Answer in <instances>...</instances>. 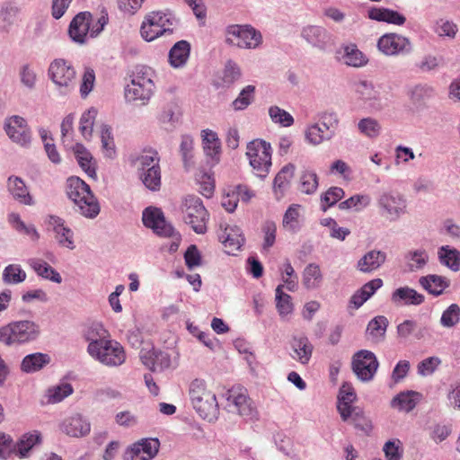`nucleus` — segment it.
<instances>
[{"label":"nucleus","mask_w":460,"mask_h":460,"mask_svg":"<svg viewBox=\"0 0 460 460\" xmlns=\"http://www.w3.org/2000/svg\"><path fill=\"white\" fill-rule=\"evenodd\" d=\"M159 163L160 156L157 151L154 149L143 150L135 161V164L139 172L147 171L152 165H154V168L160 166Z\"/></svg>","instance_id":"obj_43"},{"label":"nucleus","mask_w":460,"mask_h":460,"mask_svg":"<svg viewBox=\"0 0 460 460\" xmlns=\"http://www.w3.org/2000/svg\"><path fill=\"white\" fill-rule=\"evenodd\" d=\"M295 173V165L288 164L285 165L276 175L274 179V190L279 191L282 195L284 190L288 187L291 179Z\"/></svg>","instance_id":"obj_46"},{"label":"nucleus","mask_w":460,"mask_h":460,"mask_svg":"<svg viewBox=\"0 0 460 460\" xmlns=\"http://www.w3.org/2000/svg\"><path fill=\"white\" fill-rule=\"evenodd\" d=\"M226 42L241 49H256L262 42L261 32L251 25H229L226 30Z\"/></svg>","instance_id":"obj_9"},{"label":"nucleus","mask_w":460,"mask_h":460,"mask_svg":"<svg viewBox=\"0 0 460 460\" xmlns=\"http://www.w3.org/2000/svg\"><path fill=\"white\" fill-rule=\"evenodd\" d=\"M26 272L19 264H10L3 271V280L6 284H19L26 279Z\"/></svg>","instance_id":"obj_48"},{"label":"nucleus","mask_w":460,"mask_h":460,"mask_svg":"<svg viewBox=\"0 0 460 460\" xmlns=\"http://www.w3.org/2000/svg\"><path fill=\"white\" fill-rule=\"evenodd\" d=\"M101 141L104 155L107 157H113L115 155V144L111 135V128L103 125L101 130Z\"/></svg>","instance_id":"obj_59"},{"label":"nucleus","mask_w":460,"mask_h":460,"mask_svg":"<svg viewBox=\"0 0 460 460\" xmlns=\"http://www.w3.org/2000/svg\"><path fill=\"white\" fill-rule=\"evenodd\" d=\"M378 365L376 357L369 350L362 349L353 356V372L363 382L373 379L377 371Z\"/></svg>","instance_id":"obj_12"},{"label":"nucleus","mask_w":460,"mask_h":460,"mask_svg":"<svg viewBox=\"0 0 460 460\" xmlns=\"http://www.w3.org/2000/svg\"><path fill=\"white\" fill-rule=\"evenodd\" d=\"M371 199L368 195H354L339 204L340 209L354 208L360 211L370 204Z\"/></svg>","instance_id":"obj_54"},{"label":"nucleus","mask_w":460,"mask_h":460,"mask_svg":"<svg viewBox=\"0 0 460 460\" xmlns=\"http://www.w3.org/2000/svg\"><path fill=\"white\" fill-rule=\"evenodd\" d=\"M140 179L144 185L152 191L159 190L161 188V168L156 166L148 168L147 171L139 172Z\"/></svg>","instance_id":"obj_44"},{"label":"nucleus","mask_w":460,"mask_h":460,"mask_svg":"<svg viewBox=\"0 0 460 460\" xmlns=\"http://www.w3.org/2000/svg\"><path fill=\"white\" fill-rule=\"evenodd\" d=\"M419 282L424 289L434 296L441 295L450 283L447 278L438 275L421 277Z\"/></svg>","instance_id":"obj_34"},{"label":"nucleus","mask_w":460,"mask_h":460,"mask_svg":"<svg viewBox=\"0 0 460 460\" xmlns=\"http://www.w3.org/2000/svg\"><path fill=\"white\" fill-rule=\"evenodd\" d=\"M143 224L151 228L159 236H173V227L166 222L164 213L160 208L149 207L143 211Z\"/></svg>","instance_id":"obj_14"},{"label":"nucleus","mask_w":460,"mask_h":460,"mask_svg":"<svg viewBox=\"0 0 460 460\" xmlns=\"http://www.w3.org/2000/svg\"><path fill=\"white\" fill-rule=\"evenodd\" d=\"M302 34L310 44L319 49H324L331 40L326 30L318 26H308L303 30Z\"/></svg>","instance_id":"obj_31"},{"label":"nucleus","mask_w":460,"mask_h":460,"mask_svg":"<svg viewBox=\"0 0 460 460\" xmlns=\"http://www.w3.org/2000/svg\"><path fill=\"white\" fill-rule=\"evenodd\" d=\"M344 190L340 187H331L321 196V207L323 211L335 205L344 197Z\"/></svg>","instance_id":"obj_51"},{"label":"nucleus","mask_w":460,"mask_h":460,"mask_svg":"<svg viewBox=\"0 0 460 460\" xmlns=\"http://www.w3.org/2000/svg\"><path fill=\"white\" fill-rule=\"evenodd\" d=\"M255 87L247 85L244 87L238 97L233 102V107L235 111L244 110L253 100Z\"/></svg>","instance_id":"obj_60"},{"label":"nucleus","mask_w":460,"mask_h":460,"mask_svg":"<svg viewBox=\"0 0 460 460\" xmlns=\"http://www.w3.org/2000/svg\"><path fill=\"white\" fill-rule=\"evenodd\" d=\"M440 262L454 271L460 268V252L456 249H449L448 246H442L438 252Z\"/></svg>","instance_id":"obj_47"},{"label":"nucleus","mask_w":460,"mask_h":460,"mask_svg":"<svg viewBox=\"0 0 460 460\" xmlns=\"http://www.w3.org/2000/svg\"><path fill=\"white\" fill-rule=\"evenodd\" d=\"M59 430L70 438H83L91 431L88 419L80 413L66 416L58 425Z\"/></svg>","instance_id":"obj_17"},{"label":"nucleus","mask_w":460,"mask_h":460,"mask_svg":"<svg viewBox=\"0 0 460 460\" xmlns=\"http://www.w3.org/2000/svg\"><path fill=\"white\" fill-rule=\"evenodd\" d=\"M97 115V111L93 108L89 109L84 112L80 119L79 130L85 139L92 137L94 120Z\"/></svg>","instance_id":"obj_52"},{"label":"nucleus","mask_w":460,"mask_h":460,"mask_svg":"<svg viewBox=\"0 0 460 460\" xmlns=\"http://www.w3.org/2000/svg\"><path fill=\"white\" fill-rule=\"evenodd\" d=\"M357 395L352 386L349 385H343L340 389L338 395L337 409L341 419H345L349 414V410L355 407L353 402H355Z\"/></svg>","instance_id":"obj_29"},{"label":"nucleus","mask_w":460,"mask_h":460,"mask_svg":"<svg viewBox=\"0 0 460 460\" xmlns=\"http://www.w3.org/2000/svg\"><path fill=\"white\" fill-rule=\"evenodd\" d=\"M4 130L8 137L21 146H27L31 142V132L26 120L18 115L11 116L4 121Z\"/></svg>","instance_id":"obj_18"},{"label":"nucleus","mask_w":460,"mask_h":460,"mask_svg":"<svg viewBox=\"0 0 460 460\" xmlns=\"http://www.w3.org/2000/svg\"><path fill=\"white\" fill-rule=\"evenodd\" d=\"M218 238L228 254H234V252L239 251L244 243L242 230L236 226H226L218 234Z\"/></svg>","instance_id":"obj_21"},{"label":"nucleus","mask_w":460,"mask_h":460,"mask_svg":"<svg viewBox=\"0 0 460 460\" xmlns=\"http://www.w3.org/2000/svg\"><path fill=\"white\" fill-rule=\"evenodd\" d=\"M385 252L372 250L358 261V269L362 272H371L378 269L385 262Z\"/></svg>","instance_id":"obj_30"},{"label":"nucleus","mask_w":460,"mask_h":460,"mask_svg":"<svg viewBox=\"0 0 460 460\" xmlns=\"http://www.w3.org/2000/svg\"><path fill=\"white\" fill-rule=\"evenodd\" d=\"M355 91L358 98L362 100L365 103H368L369 106H373L377 100V92L371 84L359 82L356 84Z\"/></svg>","instance_id":"obj_49"},{"label":"nucleus","mask_w":460,"mask_h":460,"mask_svg":"<svg viewBox=\"0 0 460 460\" xmlns=\"http://www.w3.org/2000/svg\"><path fill=\"white\" fill-rule=\"evenodd\" d=\"M173 18L171 13L153 11L146 14L141 24L140 32L143 39L152 41L166 32H172Z\"/></svg>","instance_id":"obj_7"},{"label":"nucleus","mask_w":460,"mask_h":460,"mask_svg":"<svg viewBox=\"0 0 460 460\" xmlns=\"http://www.w3.org/2000/svg\"><path fill=\"white\" fill-rule=\"evenodd\" d=\"M358 129L368 137H376L380 134L381 127L376 119L366 118L358 122Z\"/></svg>","instance_id":"obj_61"},{"label":"nucleus","mask_w":460,"mask_h":460,"mask_svg":"<svg viewBox=\"0 0 460 460\" xmlns=\"http://www.w3.org/2000/svg\"><path fill=\"white\" fill-rule=\"evenodd\" d=\"M269 115L272 122L279 124L281 127H290L294 124L293 116L279 106H270L269 109Z\"/></svg>","instance_id":"obj_53"},{"label":"nucleus","mask_w":460,"mask_h":460,"mask_svg":"<svg viewBox=\"0 0 460 460\" xmlns=\"http://www.w3.org/2000/svg\"><path fill=\"white\" fill-rule=\"evenodd\" d=\"M318 176L313 171H305L300 177V190L305 194L314 193L318 188Z\"/></svg>","instance_id":"obj_56"},{"label":"nucleus","mask_w":460,"mask_h":460,"mask_svg":"<svg viewBox=\"0 0 460 460\" xmlns=\"http://www.w3.org/2000/svg\"><path fill=\"white\" fill-rule=\"evenodd\" d=\"M246 156L254 173L265 178L271 167V146L261 139H254L246 146Z\"/></svg>","instance_id":"obj_6"},{"label":"nucleus","mask_w":460,"mask_h":460,"mask_svg":"<svg viewBox=\"0 0 460 460\" xmlns=\"http://www.w3.org/2000/svg\"><path fill=\"white\" fill-rule=\"evenodd\" d=\"M305 137L311 144L319 145L323 141L332 138V134L325 132L319 124H314L307 128Z\"/></svg>","instance_id":"obj_58"},{"label":"nucleus","mask_w":460,"mask_h":460,"mask_svg":"<svg viewBox=\"0 0 460 460\" xmlns=\"http://www.w3.org/2000/svg\"><path fill=\"white\" fill-rule=\"evenodd\" d=\"M387 325L388 321L383 315L376 316L368 323L367 332L372 341L378 342L385 337Z\"/></svg>","instance_id":"obj_41"},{"label":"nucleus","mask_w":460,"mask_h":460,"mask_svg":"<svg viewBox=\"0 0 460 460\" xmlns=\"http://www.w3.org/2000/svg\"><path fill=\"white\" fill-rule=\"evenodd\" d=\"M377 203L381 215L390 221L396 220L404 213L406 208L404 199L400 194L392 192L383 193Z\"/></svg>","instance_id":"obj_15"},{"label":"nucleus","mask_w":460,"mask_h":460,"mask_svg":"<svg viewBox=\"0 0 460 460\" xmlns=\"http://www.w3.org/2000/svg\"><path fill=\"white\" fill-rule=\"evenodd\" d=\"M284 285H279L276 288V307L281 317L290 314L294 310L292 297L283 292Z\"/></svg>","instance_id":"obj_45"},{"label":"nucleus","mask_w":460,"mask_h":460,"mask_svg":"<svg viewBox=\"0 0 460 460\" xmlns=\"http://www.w3.org/2000/svg\"><path fill=\"white\" fill-rule=\"evenodd\" d=\"M401 441H387L384 446V452L387 460H401L402 451H400Z\"/></svg>","instance_id":"obj_64"},{"label":"nucleus","mask_w":460,"mask_h":460,"mask_svg":"<svg viewBox=\"0 0 460 460\" xmlns=\"http://www.w3.org/2000/svg\"><path fill=\"white\" fill-rule=\"evenodd\" d=\"M342 59L346 65L355 67L362 66L367 62L365 55L355 44H349L344 47Z\"/></svg>","instance_id":"obj_42"},{"label":"nucleus","mask_w":460,"mask_h":460,"mask_svg":"<svg viewBox=\"0 0 460 460\" xmlns=\"http://www.w3.org/2000/svg\"><path fill=\"white\" fill-rule=\"evenodd\" d=\"M41 437L39 431L28 432L22 435L14 446V451L20 457L27 456L29 451L37 444L40 443Z\"/></svg>","instance_id":"obj_37"},{"label":"nucleus","mask_w":460,"mask_h":460,"mask_svg":"<svg viewBox=\"0 0 460 460\" xmlns=\"http://www.w3.org/2000/svg\"><path fill=\"white\" fill-rule=\"evenodd\" d=\"M181 213L184 222L190 225L194 232L204 234L207 231L208 214L199 198L186 197L181 204Z\"/></svg>","instance_id":"obj_8"},{"label":"nucleus","mask_w":460,"mask_h":460,"mask_svg":"<svg viewBox=\"0 0 460 460\" xmlns=\"http://www.w3.org/2000/svg\"><path fill=\"white\" fill-rule=\"evenodd\" d=\"M323 275L319 265L308 264L303 272V284L307 289L316 288L322 282Z\"/></svg>","instance_id":"obj_40"},{"label":"nucleus","mask_w":460,"mask_h":460,"mask_svg":"<svg viewBox=\"0 0 460 460\" xmlns=\"http://www.w3.org/2000/svg\"><path fill=\"white\" fill-rule=\"evenodd\" d=\"M66 194L85 217L93 218L100 213V205L92 193L90 186L80 178H68Z\"/></svg>","instance_id":"obj_3"},{"label":"nucleus","mask_w":460,"mask_h":460,"mask_svg":"<svg viewBox=\"0 0 460 460\" xmlns=\"http://www.w3.org/2000/svg\"><path fill=\"white\" fill-rule=\"evenodd\" d=\"M75 158L80 167L86 172L91 178H96V170L94 163L93 162V156L81 144H76L74 147Z\"/></svg>","instance_id":"obj_36"},{"label":"nucleus","mask_w":460,"mask_h":460,"mask_svg":"<svg viewBox=\"0 0 460 460\" xmlns=\"http://www.w3.org/2000/svg\"><path fill=\"white\" fill-rule=\"evenodd\" d=\"M154 83L148 70L145 67L137 69L130 84L125 87V98L128 102L140 101L145 103L153 94Z\"/></svg>","instance_id":"obj_10"},{"label":"nucleus","mask_w":460,"mask_h":460,"mask_svg":"<svg viewBox=\"0 0 460 460\" xmlns=\"http://www.w3.org/2000/svg\"><path fill=\"white\" fill-rule=\"evenodd\" d=\"M107 22L106 15H102L94 21L91 13L81 12L70 22L68 34L73 41L83 44L88 36H97L103 30Z\"/></svg>","instance_id":"obj_4"},{"label":"nucleus","mask_w":460,"mask_h":460,"mask_svg":"<svg viewBox=\"0 0 460 460\" xmlns=\"http://www.w3.org/2000/svg\"><path fill=\"white\" fill-rule=\"evenodd\" d=\"M201 137L205 155L211 159L212 164H217L221 154V143L217 134L210 129H204Z\"/></svg>","instance_id":"obj_24"},{"label":"nucleus","mask_w":460,"mask_h":460,"mask_svg":"<svg viewBox=\"0 0 460 460\" xmlns=\"http://www.w3.org/2000/svg\"><path fill=\"white\" fill-rule=\"evenodd\" d=\"M190 45L186 40H180L169 52V62L173 67L184 66L190 57Z\"/></svg>","instance_id":"obj_33"},{"label":"nucleus","mask_w":460,"mask_h":460,"mask_svg":"<svg viewBox=\"0 0 460 460\" xmlns=\"http://www.w3.org/2000/svg\"><path fill=\"white\" fill-rule=\"evenodd\" d=\"M7 189L19 203L28 206L34 204L25 182L20 177L10 176L7 180Z\"/></svg>","instance_id":"obj_25"},{"label":"nucleus","mask_w":460,"mask_h":460,"mask_svg":"<svg viewBox=\"0 0 460 460\" xmlns=\"http://www.w3.org/2000/svg\"><path fill=\"white\" fill-rule=\"evenodd\" d=\"M345 422L351 423L355 429H360L366 433H368L372 429V422L366 416L364 410L359 406H355L349 410L348 416L345 419H341Z\"/></svg>","instance_id":"obj_32"},{"label":"nucleus","mask_w":460,"mask_h":460,"mask_svg":"<svg viewBox=\"0 0 460 460\" xmlns=\"http://www.w3.org/2000/svg\"><path fill=\"white\" fill-rule=\"evenodd\" d=\"M424 299L422 294L407 286L396 288L391 296V301L396 306L419 305L424 302Z\"/></svg>","instance_id":"obj_22"},{"label":"nucleus","mask_w":460,"mask_h":460,"mask_svg":"<svg viewBox=\"0 0 460 460\" xmlns=\"http://www.w3.org/2000/svg\"><path fill=\"white\" fill-rule=\"evenodd\" d=\"M40 334V326L29 320L12 322L0 328V342L7 345H20L32 341Z\"/></svg>","instance_id":"obj_5"},{"label":"nucleus","mask_w":460,"mask_h":460,"mask_svg":"<svg viewBox=\"0 0 460 460\" xmlns=\"http://www.w3.org/2000/svg\"><path fill=\"white\" fill-rule=\"evenodd\" d=\"M378 49L386 56H395L409 52L411 49L408 38L397 33H386L377 41Z\"/></svg>","instance_id":"obj_16"},{"label":"nucleus","mask_w":460,"mask_h":460,"mask_svg":"<svg viewBox=\"0 0 460 460\" xmlns=\"http://www.w3.org/2000/svg\"><path fill=\"white\" fill-rule=\"evenodd\" d=\"M382 286L383 280L381 279L370 280L351 296L350 304L353 305L354 308H359Z\"/></svg>","instance_id":"obj_28"},{"label":"nucleus","mask_w":460,"mask_h":460,"mask_svg":"<svg viewBox=\"0 0 460 460\" xmlns=\"http://www.w3.org/2000/svg\"><path fill=\"white\" fill-rule=\"evenodd\" d=\"M73 393V387L70 384L65 383L51 387L48 390V402L49 403H58Z\"/></svg>","instance_id":"obj_55"},{"label":"nucleus","mask_w":460,"mask_h":460,"mask_svg":"<svg viewBox=\"0 0 460 460\" xmlns=\"http://www.w3.org/2000/svg\"><path fill=\"white\" fill-rule=\"evenodd\" d=\"M241 77L240 67L233 61H228L225 66L222 80L226 84H232Z\"/></svg>","instance_id":"obj_62"},{"label":"nucleus","mask_w":460,"mask_h":460,"mask_svg":"<svg viewBox=\"0 0 460 460\" xmlns=\"http://www.w3.org/2000/svg\"><path fill=\"white\" fill-rule=\"evenodd\" d=\"M300 205L292 204L286 210L282 220V227L286 231L294 234L300 229Z\"/></svg>","instance_id":"obj_38"},{"label":"nucleus","mask_w":460,"mask_h":460,"mask_svg":"<svg viewBox=\"0 0 460 460\" xmlns=\"http://www.w3.org/2000/svg\"><path fill=\"white\" fill-rule=\"evenodd\" d=\"M368 17L371 20L385 22L399 26L403 25L406 22V18L403 14L388 8L373 7L368 11Z\"/></svg>","instance_id":"obj_26"},{"label":"nucleus","mask_w":460,"mask_h":460,"mask_svg":"<svg viewBox=\"0 0 460 460\" xmlns=\"http://www.w3.org/2000/svg\"><path fill=\"white\" fill-rule=\"evenodd\" d=\"M437 25L435 31L439 37L454 39L458 31L457 25L450 21L440 20Z\"/></svg>","instance_id":"obj_63"},{"label":"nucleus","mask_w":460,"mask_h":460,"mask_svg":"<svg viewBox=\"0 0 460 460\" xmlns=\"http://www.w3.org/2000/svg\"><path fill=\"white\" fill-rule=\"evenodd\" d=\"M226 405L229 411L236 412L241 416H248L252 412V401L247 390L243 386L234 385L226 394Z\"/></svg>","instance_id":"obj_13"},{"label":"nucleus","mask_w":460,"mask_h":460,"mask_svg":"<svg viewBox=\"0 0 460 460\" xmlns=\"http://www.w3.org/2000/svg\"><path fill=\"white\" fill-rule=\"evenodd\" d=\"M422 398V394L419 392L404 391L395 395L392 399L390 405L398 411L410 412L417 406Z\"/></svg>","instance_id":"obj_23"},{"label":"nucleus","mask_w":460,"mask_h":460,"mask_svg":"<svg viewBox=\"0 0 460 460\" xmlns=\"http://www.w3.org/2000/svg\"><path fill=\"white\" fill-rule=\"evenodd\" d=\"M460 321V307L456 304L450 305L442 314L440 323L442 326L451 328Z\"/></svg>","instance_id":"obj_57"},{"label":"nucleus","mask_w":460,"mask_h":460,"mask_svg":"<svg viewBox=\"0 0 460 460\" xmlns=\"http://www.w3.org/2000/svg\"><path fill=\"white\" fill-rule=\"evenodd\" d=\"M49 75L53 83L63 90L64 93L70 92L75 84V70L65 59L58 58L51 62L49 67Z\"/></svg>","instance_id":"obj_11"},{"label":"nucleus","mask_w":460,"mask_h":460,"mask_svg":"<svg viewBox=\"0 0 460 460\" xmlns=\"http://www.w3.org/2000/svg\"><path fill=\"white\" fill-rule=\"evenodd\" d=\"M160 442L157 438H145L134 443L124 455V460H151L157 454Z\"/></svg>","instance_id":"obj_19"},{"label":"nucleus","mask_w":460,"mask_h":460,"mask_svg":"<svg viewBox=\"0 0 460 460\" xmlns=\"http://www.w3.org/2000/svg\"><path fill=\"white\" fill-rule=\"evenodd\" d=\"M189 396L197 413L204 420H212L217 418L219 407L216 394L201 378H195L190 383Z\"/></svg>","instance_id":"obj_2"},{"label":"nucleus","mask_w":460,"mask_h":460,"mask_svg":"<svg viewBox=\"0 0 460 460\" xmlns=\"http://www.w3.org/2000/svg\"><path fill=\"white\" fill-rule=\"evenodd\" d=\"M196 181L199 185L200 193L209 198L215 190V180L208 172L199 171L196 173Z\"/></svg>","instance_id":"obj_50"},{"label":"nucleus","mask_w":460,"mask_h":460,"mask_svg":"<svg viewBox=\"0 0 460 460\" xmlns=\"http://www.w3.org/2000/svg\"><path fill=\"white\" fill-rule=\"evenodd\" d=\"M293 353L291 357L299 363L305 365L309 362L312 353L313 345L306 337L294 338L292 341Z\"/></svg>","instance_id":"obj_27"},{"label":"nucleus","mask_w":460,"mask_h":460,"mask_svg":"<svg viewBox=\"0 0 460 460\" xmlns=\"http://www.w3.org/2000/svg\"><path fill=\"white\" fill-rule=\"evenodd\" d=\"M49 357L43 353H34L26 356L22 362V370L27 373L36 372L49 364Z\"/></svg>","instance_id":"obj_39"},{"label":"nucleus","mask_w":460,"mask_h":460,"mask_svg":"<svg viewBox=\"0 0 460 460\" xmlns=\"http://www.w3.org/2000/svg\"><path fill=\"white\" fill-rule=\"evenodd\" d=\"M49 224L55 233V239L62 247L69 250L75 248L73 231L65 224V220L57 216H49Z\"/></svg>","instance_id":"obj_20"},{"label":"nucleus","mask_w":460,"mask_h":460,"mask_svg":"<svg viewBox=\"0 0 460 460\" xmlns=\"http://www.w3.org/2000/svg\"><path fill=\"white\" fill-rule=\"evenodd\" d=\"M29 265L33 269V270L41 278L46 279H49L55 283H61L62 278L60 274L56 271L50 265H49L45 261L41 259H31L29 261Z\"/></svg>","instance_id":"obj_35"},{"label":"nucleus","mask_w":460,"mask_h":460,"mask_svg":"<svg viewBox=\"0 0 460 460\" xmlns=\"http://www.w3.org/2000/svg\"><path fill=\"white\" fill-rule=\"evenodd\" d=\"M107 332L101 326L95 325L86 334L89 341L88 353L96 360L108 367H118L126 360L123 347L117 341L106 338Z\"/></svg>","instance_id":"obj_1"}]
</instances>
